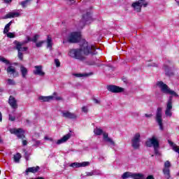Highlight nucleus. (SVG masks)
Returning a JSON list of instances; mask_svg holds the SVG:
<instances>
[{
	"instance_id": "obj_4",
	"label": "nucleus",
	"mask_w": 179,
	"mask_h": 179,
	"mask_svg": "<svg viewBox=\"0 0 179 179\" xmlns=\"http://www.w3.org/2000/svg\"><path fill=\"white\" fill-rule=\"evenodd\" d=\"M145 0H138L132 3L131 8H133L135 12L139 13L142 10V7L146 8L148 6V2H145Z\"/></svg>"
},
{
	"instance_id": "obj_58",
	"label": "nucleus",
	"mask_w": 179,
	"mask_h": 179,
	"mask_svg": "<svg viewBox=\"0 0 179 179\" xmlns=\"http://www.w3.org/2000/svg\"><path fill=\"white\" fill-rule=\"evenodd\" d=\"M0 142L2 143V139H1V137H0Z\"/></svg>"
},
{
	"instance_id": "obj_60",
	"label": "nucleus",
	"mask_w": 179,
	"mask_h": 179,
	"mask_svg": "<svg viewBox=\"0 0 179 179\" xmlns=\"http://www.w3.org/2000/svg\"><path fill=\"white\" fill-rule=\"evenodd\" d=\"M0 73H1V69H0Z\"/></svg>"
},
{
	"instance_id": "obj_59",
	"label": "nucleus",
	"mask_w": 179,
	"mask_h": 179,
	"mask_svg": "<svg viewBox=\"0 0 179 179\" xmlns=\"http://www.w3.org/2000/svg\"><path fill=\"white\" fill-rule=\"evenodd\" d=\"M27 122H29V120H27Z\"/></svg>"
},
{
	"instance_id": "obj_14",
	"label": "nucleus",
	"mask_w": 179,
	"mask_h": 179,
	"mask_svg": "<svg viewBox=\"0 0 179 179\" xmlns=\"http://www.w3.org/2000/svg\"><path fill=\"white\" fill-rule=\"evenodd\" d=\"M107 89L111 93H122L124 92V88L116 85H108Z\"/></svg>"
},
{
	"instance_id": "obj_52",
	"label": "nucleus",
	"mask_w": 179,
	"mask_h": 179,
	"mask_svg": "<svg viewBox=\"0 0 179 179\" xmlns=\"http://www.w3.org/2000/svg\"><path fill=\"white\" fill-rule=\"evenodd\" d=\"M94 102L96 104H100V101H99V99H94Z\"/></svg>"
},
{
	"instance_id": "obj_17",
	"label": "nucleus",
	"mask_w": 179,
	"mask_h": 179,
	"mask_svg": "<svg viewBox=\"0 0 179 179\" xmlns=\"http://www.w3.org/2000/svg\"><path fill=\"white\" fill-rule=\"evenodd\" d=\"M103 136L105 142H108V143H110V146H112L113 148L115 146V142H114V141H113L111 138L108 137V133H103Z\"/></svg>"
},
{
	"instance_id": "obj_46",
	"label": "nucleus",
	"mask_w": 179,
	"mask_h": 179,
	"mask_svg": "<svg viewBox=\"0 0 179 179\" xmlns=\"http://www.w3.org/2000/svg\"><path fill=\"white\" fill-rule=\"evenodd\" d=\"M85 176L86 177H92V176H94L93 171L91 172H87Z\"/></svg>"
},
{
	"instance_id": "obj_41",
	"label": "nucleus",
	"mask_w": 179,
	"mask_h": 179,
	"mask_svg": "<svg viewBox=\"0 0 179 179\" xmlns=\"http://www.w3.org/2000/svg\"><path fill=\"white\" fill-rule=\"evenodd\" d=\"M55 64L57 68H59V66H61V62H59V59H55Z\"/></svg>"
},
{
	"instance_id": "obj_37",
	"label": "nucleus",
	"mask_w": 179,
	"mask_h": 179,
	"mask_svg": "<svg viewBox=\"0 0 179 179\" xmlns=\"http://www.w3.org/2000/svg\"><path fill=\"white\" fill-rule=\"evenodd\" d=\"M45 43V41H41L39 42L36 43V45L38 48H40L41 47H43V44Z\"/></svg>"
},
{
	"instance_id": "obj_20",
	"label": "nucleus",
	"mask_w": 179,
	"mask_h": 179,
	"mask_svg": "<svg viewBox=\"0 0 179 179\" xmlns=\"http://www.w3.org/2000/svg\"><path fill=\"white\" fill-rule=\"evenodd\" d=\"M7 72L8 73L13 74V78H17V76H19V73L16 72V69H15V67L13 66H10L7 68Z\"/></svg>"
},
{
	"instance_id": "obj_30",
	"label": "nucleus",
	"mask_w": 179,
	"mask_h": 179,
	"mask_svg": "<svg viewBox=\"0 0 179 179\" xmlns=\"http://www.w3.org/2000/svg\"><path fill=\"white\" fill-rule=\"evenodd\" d=\"M12 25V21L8 22L4 27L3 34H6L9 33V30H10V26Z\"/></svg>"
},
{
	"instance_id": "obj_32",
	"label": "nucleus",
	"mask_w": 179,
	"mask_h": 179,
	"mask_svg": "<svg viewBox=\"0 0 179 179\" xmlns=\"http://www.w3.org/2000/svg\"><path fill=\"white\" fill-rule=\"evenodd\" d=\"M94 132L95 135H101V134H103V129L96 127L94 129Z\"/></svg>"
},
{
	"instance_id": "obj_55",
	"label": "nucleus",
	"mask_w": 179,
	"mask_h": 179,
	"mask_svg": "<svg viewBox=\"0 0 179 179\" xmlns=\"http://www.w3.org/2000/svg\"><path fill=\"white\" fill-rule=\"evenodd\" d=\"M2 121V113L0 112V122Z\"/></svg>"
},
{
	"instance_id": "obj_34",
	"label": "nucleus",
	"mask_w": 179,
	"mask_h": 179,
	"mask_svg": "<svg viewBox=\"0 0 179 179\" xmlns=\"http://www.w3.org/2000/svg\"><path fill=\"white\" fill-rule=\"evenodd\" d=\"M0 61L1 62H3L4 64H6V65H9L10 64V62H9V60L1 56H0Z\"/></svg>"
},
{
	"instance_id": "obj_13",
	"label": "nucleus",
	"mask_w": 179,
	"mask_h": 179,
	"mask_svg": "<svg viewBox=\"0 0 179 179\" xmlns=\"http://www.w3.org/2000/svg\"><path fill=\"white\" fill-rule=\"evenodd\" d=\"M62 117L64 118H68L69 120H76L78 116H76V114L72 113L68 110H63L62 112Z\"/></svg>"
},
{
	"instance_id": "obj_57",
	"label": "nucleus",
	"mask_w": 179,
	"mask_h": 179,
	"mask_svg": "<svg viewBox=\"0 0 179 179\" xmlns=\"http://www.w3.org/2000/svg\"><path fill=\"white\" fill-rule=\"evenodd\" d=\"M70 2H75V0H69Z\"/></svg>"
},
{
	"instance_id": "obj_43",
	"label": "nucleus",
	"mask_w": 179,
	"mask_h": 179,
	"mask_svg": "<svg viewBox=\"0 0 179 179\" xmlns=\"http://www.w3.org/2000/svg\"><path fill=\"white\" fill-rule=\"evenodd\" d=\"M154 150L155 155H160V152H159V147H154Z\"/></svg>"
},
{
	"instance_id": "obj_49",
	"label": "nucleus",
	"mask_w": 179,
	"mask_h": 179,
	"mask_svg": "<svg viewBox=\"0 0 179 179\" xmlns=\"http://www.w3.org/2000/svg\"><path fill=\"white\" fill-rule=\"evenodd\" d=\"M82 111H83V113H87V107L86 106L83 107Z\"/></svg>"
},
{
	"instance_id": "obj_38",
	"label": "nucleus",
	"mask_w": 179,
	"mask_h": 179,
	"mask_svg": "<svg viewBox=\"0 0 179 179\" xmlns=\"http://www.w3.org/2000/svg\"><path fill=\"white\" fill-rule=\"evenodd\" d=\"M74 76H76V78H83V76H87V74H85V73H75L73 74Z\"/></svg>"
},
{
	"instance_id": "obj_42",
	"label": "nucleus",
	"mask_w": 179,
	"mask_h": 179,
	"mask_svg": "<svg viewBox=\"0 0 179 179\" xmlns=\"http://www.w3.org/2000/svg\"><path fill=\"white\" fill-rule=\"evenodd\" d=\"M24 157L26 160H29V157H30V155H29V153H27V151L24 150Z\"/></svg>"
},
{
	"instance_id": "obj_44",
	"label": "nucleus",
	"mask_w": 179,
	"mask_h": 179,
	"mask_svg": "<svg viewBox=\"0 0 179 179\" xmlns=\"http://www.w3.org/2000/svg\"><path fill=\"white\" fill-rule=\"evenodd\" d=\"M44 139H45V141H50V142H52L54 140L52 139V138H51V137H48V136H45V137H44Z\"/></svg>"
},
{
	"instance_id": "obj_15",
	"label": "nucleus",
	"mask_w": 179,
	"mask_h": 179,
	"mask_svg": "<svg viewBox=\"0 0 179 179\" xmlns=\"http://www.w3.org/2000/svg\"><path fill=\"white\" fill-rule=\"evenodd\" d=\"M34 75H38V76H45V72L43 71V66H35L33 71Z\"/></svg>"
},
{
	"instance_id": "obj_6",
	"label": "nucleus",
	"mask_w": 179,
	"mask_h": 179,
	"mask_svg": "<svg viewBox=\"0 0 179 179\" xmlns=\"http://www.w3.org/2000/svg\"><path fill=\"white\" fill-rule=\"evenodd\" d=\"M141 134L136 133L131 139V146L134 149H139L141 146Z\"/></svg>"
},
{
	"instance_id": "obj_48",
	"label": "nucleus",
	"mask_w": 179,
	"mask_h": 179,
	"mask_svg": "<svg viewBox=\"0 0 179 179\" xmlns=\"http://www.w3.org/2000/svg\"><path fill=\"white\" fill-rule=\"evenodd\" d=\"M16 120V117L13 116L12 115H9V120L10 121H15Z\"/></svg>"
},
{
	"instance_id": "obj_22",
	"label": "nucleus",
	"mask_w": 179,
	"mask_h": 179,
	"mask_svg": "<svg viewBox=\"0 0 179 179\" xmlns=\"http://www.w3.org/2000/svg\"><path fill=\"white\" fill-rule=\"evenodd\" d=\"M40 170V166H33V167H29L26 169V173L27 175L28 173H33L34 174H36Z\"/></svg>"
},
{
	"instance_id": "obj_23",
	"label": "nucleus",
	"mask_w": 179,
	"mask_h": 179,
	"mask_svg": "<svg viewBox=\"0 0 179 179\" xmlns=\"http://www.w3.org/2000/svg\"><path fill=\"white\" fill-rule=\"evenodd\" d=\"M92 20V16H90V13H87L86 15H84L83 16V18L81 20V23H88V22H90Z\"/></svg>"
},
{
	"instance_id": "obj_12",
	"label": "nucleus",
	"mask_w": 179,
	"mask_h": 179,
	"mask_svg": "<svg viewBox=\"0 0 179 179\" xmlns=\"http://www.w3.org/2000/svg\"><path fill=\"white\" fill-rule=\"evenodd\" d=\"M173 99L171 97L169 98V100L168 101L167 105H166V109L165 111V115L167 117H171L173 115V113H171V109L173 108Z\"/></svg>"
},
{
	"instance_id": "obj_36",
	"label": "nucleus",
	"mask_w": 179,
	"mask_h": 179,
	"mask_svg": "<svg viewBox=\"0 0 179 179\" xmlns=\"http://www.w3.org/2000/svg\"><path fill=\"white\" fill-rule=\"evenodd\" d=\"M32 141L34 142L33 146H40V145H41V141H37V140L33 138Z\"/></svg>"
},
{
	"instance_id": "obj_50",
	"label": "nucleus",
	"mask_w": 179,
	"mask_h": 179,
	"mask_svg": "<svg viewBox=\"0 0 179 179\" xmlns=\"http://www.w3.org/2000/svg\"><path fill=\"white\" fill-rule=\"evenodd\" d=\"M145 116L147 117V118H151V117H153V115L152 114H148L146 113L145 115Z\"/></svg>"
},
{
	"instance_id": "obj_18",
	"label": "nucleus",
	"mask_w": 179,
	"mask_h": 179,
	"mask_svg": "<svg viewBox=\"0 0 179 179\" xmlns=\"http://www.w3.org/2000/svg\"><path fill=\"white\" fill-rule=\"evenodd\" d=\"M8 103L12 108H17V101L16 99H15V97L10 96L8 99Z\"/></svg>"
},
{
	"instance_id": "obj_16",
	"label": "nucleus",
	"mask_w": 179,
	"mask_h": 179,
	"mask_svg": "<svg viewBox=\"0 0 179 179\" xmlns=\"http://www.w3.org/2000/svg\"><path fill=\"white\" fill-rule=\"evenodd\" d=\"M90 164V162H84L82 163L79 162H73L71 164L70 167H73V169H79V167H86L87 166H89Z\"/></svg>"
},
{
	"instance_id": "obj_7",
	"label": "nucleus",
	"mask_w": 179,
	"mask_h": 179,
	"mask_svg": "<svg viewBox=\"0 0 179 179\" xmlns=\"http://www.w3.org/2000/svg\"><path fill=\"white\" fill-rule=\"evenodd\" d=\"M146 146L148 148H152V146L153 148H159V143L157 137L154 136L152 138H148L146 141Z\"/></svg>"
},
{
	"instance_id": "obj_29",
	"label": "nucleus",
	"mask_w": 179,
	"mask_h": 179,
	"mask_svg": "<svg viewBox=\"0 0 179 179\" xmlns=\"http://www.w3.org/2000/svg\"><path fill=\"white\" fill-rule=\"evenodd\" d=\"M32 0H24L23 1H21L19 3V5H21L22 8H27V5H30V3L31 2Z\"/></svg>"
},
{
	"instance_id": "obj_35",
	"label": "nucleus",
	"mask_w": 179,
	"mask_h": 179,
	"mask_svg": "<svg viewBox=\"0 0 179 179\" xmlns=\"http://www.w3.org/2000/svg\"><path fill=\"white\" fill-rule=\"evenodd\" d=\"M53 100H57V101L63 100L62 97L57 96V92H54L53 95Z\"/></svg>"
},
{
	"instance_id": "obj_31",
	"label": "nucleus",
	"mask_w": 179,
	"mask_h": 179,
	"mask_svg": "<svg viewBox=\"0 0 179 179\" xmlns=\"http://www.w3.org/2000/svg\"><path fill=\"white\" fill-rule=\"evenodd\" d=\"M20 159H22V155L20 153H17L15 155H14V161L15 163H19Z\"/></svg>"
},
{
	"instance_id": "obj_53",
	"label": "nucleus",
	"mask_w": 179,
	"mask_h": 179,
	"mask_svg": "<svg viewBox=\"0 0 179 179\" xmlns=\"http://www.w3.org/2000/svg\"><path fill=\"white\" fill-rule=\"evenodd\" d=\"M22 145H23L24 146H26V145H27V141L23 140V141H22Z\"/></svg>"
},
{
	"instance_id": "obj_51",
	"label": "nucleus",
	"mask_w": 179,
	"mask_h": 179,
	"mask_svg": "<svg viewBox=\"0 0 179 179\" xmlns=\"http://www.w3.org/2000/svg\"><path fill=\"white\" fill-rule=\"evenodd\" d=\"M145 179H155V177L153 175H150Z\"/></svg>"
},
{
	"instance_id": "obj_40",
	"label": "nucleus",
	"mask_w": 179,
	"mask_h": 179,
	"mask_svg": "<svg viewBox=\"0 0 179 179\" xmlns=\"http://www.w3.org/2000/svg\"><path fill=\"white\" fill-rule=\"evenodd\" d=\"M7 37H8V38H15V33L8 32Z\"/></svg>"
},
{
	"instance_id": "obj_39",
	"label": "nucleus",
	"mask_w": 179,
	"mask_h": 179,
	"mask_svg": "<svg viewBox=\"0 0 179 179\" xmlns=\"http://www.w3.org/2000/svg\"><path fill=\"white\" fill-rule=\"evenodd\" d=\"M39 37H40L39 35H35V36L32 38L31 41H32L33 43H37V41L38 40Z\"/></svg>"
},
{
	"instance_id": "obj_45",
	"label": "nucleus",
	"mask_w": 179,
	"mask_h": 179,
	"mask_svg": "<svg viewBox=\"0 0 179 179\" xmlns=\"http://www.w3.org/2000/svg\"><path fill=\"white\" fill-rule=\"evenodd\" d=\"M94 176H101V172L98 171H93Z\"/></svg>"
},
{
	"instance_id": "obj_21",
	"label": "nucleus",
	"mask_w": 179,
	"mask_h": 179,
	"mask_svg": "<svg viewBox=\"0 0 179 179\" xmlns=\"http://www.w3.org/2000/svg\"><path fill=\"white\" fill-rule=\"evenodd\" d=\"M20 16V13L17 12H10L5 15L3 19H11L12 17H19Z\"/></svg>"
},
{
	"instance_id": "obj_3",
	"label": "nucleus",
	"mask_w": 179,
	"mask_h": 179,
	"mask_svg": "<svg viewBox=\"0 0 179 179\" xmlns=\"http://www.w3.org/2000/svg\"><path fill=\"white\" fill-rule=\"evenodd\" d=\"M26 43L27 42L20 43L17 41L13 42V44L15 45V50H17L18 52L17 57L20 61H23V54L22 51H27L28 50L27 47H23V45H26Z\"/></svg>"
},
{
	"instance_id": "obj_5",
	"label": "nucleus",
	"mask_w": 179,
	"mask_h": 179,
	"mask_svg": "<svg viewBox=\"0 0 179 179\" xmlns=\"http://www.w3.org/2000/svg\"><path fill=\"white\" fill-rule=\"evenodd\" d=\"M122 179H127V178H134V179H141L143 178V174L142 173H135L132 172H124L122 175Z\"/></svg>"
},
{
	"instance_id": "obj_27",
	"label": "nucleus",
	"mask_w": 179,
	"mask_h": 179,
	"mask_svg": "<svg viewBox=\"0 0 179 179\" xmlns=\"http://www.w3.org/2000/svg\"><path fill=\"white\" fill-rule=\"evenodd\" d=\"M47 48H50V50L52 48V38L50 36H48L47 38Z\"/></svg>"
},
{
	"instance_id": "obj_33",
	"label": "nucleus",
	"mask_w": 179,
	"mask_h": 179,
	"mask_svg": "<svg viewBox=\"0 0 179 179\" xmlns=\"http://www.w3.org/2000/svg\"><path fill=\"white\" fill-rule=\"evenodd\" d=\"M7 85H8L9 86H15V85H16V83L15 82V80L8 78L7 79Z\"/></svg>"
},
{
	"instance_id": "obj_54",
	"label": "nucleus",
	"mask_w": 179,
	"mask_h": 179,
	"mask_svg": "<svg viewBox=\"0 0 179 179\" xmlns=\"http://www.w3.org/2000/svg\"><path fill=\"white\" fill-rule=\"evenodd\" d=\"M4 2H6V3H9V2H12V0H4Z\"/></svg>"
},
{
	"instance_id": "obj_11",
	"label": "nucleus",
	"mask_w": 179,
	"mask_h": 179,
	"mask_svg": "<svg viewBox=\"0 0 179 179\" xmlns=\"http://www.w3.org/2000/svg\"><path fill=\"white\" fill-rule=\"evenodd\" d=\"M10 132L16 135L19 139H23L24 138V130L23 129H10Z\"/></svg>"
},
{
	"instance_id": "obj_2",
	"label": "nucleus",
	"mask_w": 179,
	"mask_h": 179,
	"mask_svg": "<svg viewBox=\"0 0 179 179\" xmlns=\"http://www.w3.org/2000/svg\"><path fill=\"white\" fill-rule=\"evenodd\" d=\"M157 86L161 89V92L165 94H171V96H175V97H178V94L176 92L171 90L170 87L162 81H158L157 83Z\"/></svg>"
},
{
	"instance_id": "obj_28",
	"label": "nucleus",
	"mask_w": 179,
	"mask_h": 179,
	"mask_svg": "<svg viewBox=\"0 0 179 179\" xmlns=\"http://www.w3.org/2000/svg\"><path fill=\"white\" fill-rule=\"evenodd\" d=\"M168 142L169 145L172 146L173 150H174V152H176L177 153L179 154V147L174 145V143H173V141H171L170 140H169Z\"/></svg>"
},
{
	"instance_id": "obj_9",
	"label": "nucleus",
	"mask_w": 179,
	"mask_h": 179,
	"mask_svg": "<svg viewBox=\"0 0 179 179\" xmlns=\"http://www.w3.org/2000/svg\"><path fill=\"white\" fill-rule=\"evenodd\" d=\"M170 167H171V164L169 161H166L164 164V169L162 170L165 178L170 179L171 176L170 175Z\"/></svg>"
},
{
	"instance_id": "obj_8",
	"label": "nucleus",
	"mask_w": 179,
	"mask_h": 179,
	"mask_svg": "<svg viewBox=\"0 0 179 179\" xmlns=\"http://www.w3.org/2000/svg\"><path fill=\"white\" fill-rule=\"evenodd\" d=\"M80 32H72L68 36L69 43H78L80 41Z\"/></svg>"
},
{
	"instance_id": "obj_1",
	"label": "nucleus",
	"mask_w": 179,
	"mask_h": 179,
	"mask_svg": "<svg viewBox=\"0 0 179 179\" xmlns=\"http://www.w3.org/2000/svg\"><path fill=\"white\" fill-rule=\"evenodd\" d=\"M96 55V47L93 45H90L85 39H82L80 42V48L71 49L69 52V55L71 58L79 59L80 61H86V57L87 55Z\"/></svg>"
},
{
	"instance_id": "obj_19",
	"label": "nucleus",
	"mask_w": 179,
	"mask_h": 179,
	"mask_svg": "<svg viewBox=\"0 0 179 179\" xmlns=\"http://www.w3.org/2000/svg\"><path fill=\"white\" fill-rule=\"evenodd\" d=\"M71 136H72V135L71 134H66L61 139L57 140V141L56 143L57 145H61L62 143H65V142H66V141H68V139L71 138Z\"/></svg>"
},
{
	"instance_id": "obj_24",
	"label": "nucleus",
	"mask_w": 179,
	"mask_h": 179,
	"mask_svg": "<svg viewBox=\"0 0 179 179\" xmlns=\"http://www.w3.org/2000/svg\"><path fill=\"white\" fill-rule=\"evenodd\" d=\"M170 68H171L170 62H168V63H166L163 67V69L165 71L166 75H168L169 76L171 75V73H169V71H170Z\"/></svg>"
},
{
	"instance_id": "obj_47",
	"label": "nucleus",
	"mask_w": 179,
	"mask_h": 179,
	"mask_svg": "<svg viewBox=\"0 0 179 179\" xmlns=\"http://www.w3.org/2000/svg\"><path fill=\"white\" fill-rule=\"evenodd\" d=\"M31 39L30 37L27 36V41H23L22 42L20 43H25V44H27V43H29V41H31Z\"/></svg>"
},
{
	"instance_id": "obj_10",
	"label": "nucleus",
	"mask_w": 179,
	"mask_h": 179,
	"mask_svg": "<svg viewBox=\"0 0 179 179\" xmlns=\"http://www.w3.org/2000/svg\"><path fill=\"white\" fill-rule=\"evenodd\" d=\"M162 108H158L156 114V121L159 127V129L163 131V119H162Z\"/></svg>"
},
{
	"instance_id": "obj_56",
	"label": "nucleus",
	"mask_w": 179,
	"mask_h": 179,
	"mask_svg": "<svg viewBox=\"0 0 179 179\" xmlns=\"http://www.w3.org/2000/svg\"><path fill=\"white\" fill-rule=\"evenodd\" d=\"M32 179H44L43 177H38L37 178H32Z\"/></svg>"
},
{
	"instance_id": "obj_25",
	"label": "nucleus",
	"mask_w": 179,
	"mask_h": 179,
	"mask_svg": "<svg viewBox=\"0 0 179 179\" xmlns=\"http://www.w3.org/2000/svg\"><path fill=\"white\" fill-rule=\"evenodd\" d=\"M39 100L41 101H51V100H54L53 96H39Z\"/></svg>"
},
{
	"instance_id": "obj_26",
	"label": "nucleus",
	"mask_w": 179,
	"mask_h": 179,
	"mask_svg": "<svg viewBox=\"0 0 179 179\" xmlns=\"http://www.w3.org/2000/svg\"><path fill=\"white\" fill-rule=\"evenodd\" d=\"M20 72L22 73V78H26V76H27V72L28 70L26 67H24V66H20Z\"/></svg>"
}]
</instances>
